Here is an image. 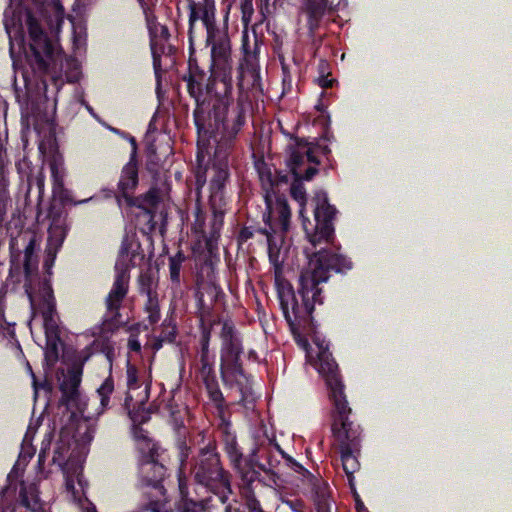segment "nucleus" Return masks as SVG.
Here are the masks:
<instances>
[{
    "mask_svg": "<svg viewBox=\"0 0 512 512\" xmlns=\"http://www.w3.org/2000/svg\"><path fill=\"white\" fill-rule=\"evenodd\" d=\"M36 240L31 237L24 248L23 262L21 261V252L15 251L14 240L10 242L11 250V266H10V277L16 278V282H20V276L23 274L25 278L26 291L31 286V280L38 271V259L35 254Z\"/></svg>",
    "mask_w": 512,
    "mask_h": 512,
    "instance_id": "f8f14e48",
    "label": "nucleus"
},
{
    "mask_svg": "<svg viewBox=\"0 0 512 512\" xmlns=\"http://www.w3.org/2000/svg\"><path fill=\"white\" fill-rule=\"evenodd\" d=\"M213 359V356H199L198 372L202 380L216 376Z\"/></svg>",
    "mask_w": 512,
    "mask_h": 512,
    "instance_id": "ea45409f",
    "label": "nucleus"
},
{
    "mask_svg": "<svg viewBox=\"0 0 512 512\" xmlns=\"http://www.w3.org/2000/svg\"><path fill=\"white\" fill-rule=\"evenodd\" d=\"M187 257L182 250L169 257V276L173 287L179 288L181 284V268Z\"/></svg>",
    "mask_w": 512,
    "mask_h": 512,
    "instance_id": "72a5a7b5",
    "label": "nucleus"
},
{
    "mask_svg": "<svg viewBox=\"0 0 512 512\" xmlns=\"http://www.w3.org/2000/svg\"><path fill=\"white\" fill-rule=\"evenodd\" d=\"M246 122L245 110L242 104L237 103L230 112V116L223 117L220 121H211L212 127L196 128L199 139L214 140L215 152L211 159V165L202 167L198 164L195 173V194L199 202L201 190L207 181V172H211L209 180V203L214 218L222 220L225 214L227 201L225 188L230 180L229 154L235 146L237 136ZM198 163L201 162L199 153Z\"/></svg>",
    "mask_w": 512,
    "mask_h": 512,
    "instance_id": "7ed1b4c3",
    "label": "nucleus"
},
{
    "mask_svg": "<svg viewBox=\"0 0 512 512\" xmlns=\"http://www.w3.org/2000/svg\"><path fill=\"white\" fill-rule=\"evenodd\" d=\"M318 371L325 378L333 403L346 399L344 384L339 374L338 364L327 352H320L318 356Z\"/></svg>",
    "mask_w": 512,
    "mask_h": 512,
    "instance_id": "dca6fc26",
    "label": "nucleus"
},
{
    "mask_svg": "<svg viewBox=\"0 0 512 512\" xmlns=\"http://www.w3.org/2000/svg\"><path fill=\"white\" fill-rule=\"evenodd\" d=\"M200 331V344L210 345L212 325H206L203 319H201Z\"/></svg>",
    "mask_w": 512,
    "mask_h": 512,
    "instance_id": "8fccbe9b",
    "label": "nucleus"
},
{
    "mask_svg": "<svg viewBox=\"0 0 512 512\" xmlns=\"http://www.w3.org/2000/svg\"><path fill=\"white\" fill-rule=\"evenodd\" d=\"M189 9L188 70L182 76L187 92L195 101L193 111L196 128L212 127L211 121L230 116L233 103V60L227 21L216 22L214 0H187Z\"/></svg>",
    "mask_w": 512,
    "mask_h": 512,
    "instance_id": "f257e3e1",
    "label": "nucleus"
},
{
    "mask_svg": "<svg viewBox=\"0 0 512 512\" xmlns=\"http://www.w3.org/2000/svg\"><path fill=\"white\" fill-rule=\"evenodd\" d=\"M145 254L141 244L123 242L115 263V278L112 287L105 297L106 314L104 324L116 329L125 324L120 309L129 291L130 268L142 264Z\"/></svg>",
    "mask_w": 512,
    "mask_h": 512,
    "instance_id": "39448f33",
    "label": "nucleus"
},
{
    "mask_svg": "<svg viewBox=\"0 0 512 512\" xmlns=\"http://www.w3.org/2000/svg\"><path fill=\"white\" fill-rule=\"evenodd\" d=\"M51 3L53 5V8L55 9V12L58 16L62 15L64 12V8L60 2V0H51Z\"/></svg>",
    "mask_w": 512,
    "mask_h": 512,
    "instance_id": "13d9d810",
    "label": "nucleus"
},
{
    "mask_svg": "<svg viewBox=\"0 0 512 512\" xmlns=\"http://www.w3.org/2000/svg\"><path fill=\"white\" fill-rule=\"evenodd\" d=\"M159 456V447L153 444L149 451L142 454L138 470V489L143 493H147V489H152L155 498L163 497L166 493L163 481L167 469L160 463Z\"/></svg>",
    "mask_w": 512,
    "mask_h": 512,
    "instance_id": "1a4fd4ad",
    "label": "nucleus"
},
{
    "mask_svg": "<svg viewBox=\"0 0 512 512\" xmlns=\"http://www.w3.org/2000/svg\"><path fill=\"white\" fill-rule=\"evenodd\" d=\"M50 444H51V438L48 435V438H44L43 439L42 447H41L39 455H38V467H39V469H43L44 468V463H45L46 456L48 454V450L50 448Z\"/></svg>",
    "mask_w": 512,
    "mask_h": 512,
    "instance_id": "09e8293b",
    "label": "nucleus"
},
{
    "mask_svg": "<svg viewBox=\"0 0 512 512\" xmlns=\"http://www.w3.org/2000/svg\"><path fill=\"white\" fill-rule=\"evenodd\" d=\"M219 432L223 450L227 454V457L239 478L246 472L256 471L252 468V465L253 463H256L258 449L254 448L248 456L244 457L242 449L237 442L236 434L232 431V425L225 419H222V422L219 425Z\"/></svg>",
    "mask_w": 512,
    "mask_h": 512,
    "instance_id": "9b49d317",
    "label": "nucleus"
},
{
    "mask_svg": "<svg viewBox=\"0 0 512 512\" xmlns=\"http://www.w3.org/2000/svg\"><path fill=\"white\" fill-rule=\"evenodd\" d=\"M224 512H245V511L242 508V506L235 501V503H228L224 507Z\"/></svg>",
    "mask_w": 512,
    "mask_h": 512,
    "instance_id": "6e6d98bb",
    "label": "nucleus"
},
{
    "mask_svg": "<svg viewBox=\"0 0 512 512\" xmlns=\"http://www.w3.org/2000/svg\"><path fill=\"white\" fill-rule=\"evenodd\" d=\"M248 358H249L250 360L257 361V360H258V354H257V352H256L255 350H250V351L248 352Z\"/></svg>",
    "mask_w": 512,
    "mask_h": 512,
    "instance_id": "e2e57ef3",
    "label": "nucleus"
},
{
    "mask_svg": "<svg viewBox=\"0 0 512 512\" xmlns=\"http://www.w3.org/2000/svg\"><path fill=\"white\" fill-rule=\"evenodd\" d=\"M132 434L135 440L145 442L148 449L152 447V445L154 444L152 443L151 439L147 436V431L143 429L139 424H133Z\"/></svg>",
    "mask_w": 512,
    "mask_h": 512,
    "instance_id": "c03bdc74",
    "label": "nucleus"
},
{
    "mask_svg": "<svg viewBox=\"0 0 512 512\" xmlns=\"http://www.w3.org/2000/svg\"><path fill=\"white\" fill-rule=\"evenodd\" d=\"M163 343H164V342H160V341H159V337H158V338H157V340H156V342L154 343V348H155L156 350L160 349V348L162 347Z\"/></svg>",
    "mask_w": 512,
    "mask_h": 512,
    "instance_id": "69168bd1",
    "label": "nucleus"
},
{
    "mask_svg": "<svg viewBox=\"0 0 512 512\" xmlns=\"http://www.w3.org/2000/svg\"><path fill=\"white\" fill-rule=\"evenodd\" d=\"M181 448H182V452H183L184 450L186 451V453H185V457H187V456H188L187 451H188V449H189V448H188V446L186 445V443H185V442H183V443H182Z\"/></svg>",
    "mask_w": 512,
    "mask_h": 512,
    "instance_id": "338daca9",
    "label": "nucleus"
},
{
    "mask_svg": "<svg viewBox=\"0 0 512 512\" xmlns=\"http://www.w3.org/2000/svg\"><path fill=\"white\" fill-rule=\"evenodd\" d=\"M259 471H250L240 477L239 488L249 512H266L255 494V484L261 481Z\"/></svg>",
    "mask_w": 512,
    "mask_h": 512,
    "instance_id": "a211bd4d",
    "label": "nucleus"
},
{
    "mask_svg": "<svg viewBox=\"0 0 512 512\" xmlns=\"http://www.w3.org/2000/svg\"><path fill=\"white\" fill-rule=\"evenodd\" d=\"M177 337L176 325H169L162 328L159 334V341L165 343H174Z\"/></svg>",
    "mask_w": 512,
    "mask_h": 512,
    "instance_id": "37998d69",
    "label": "nucleus"
},
{
    "mask_svg": "<svg viewBox=\"0 0 512 512\" xmlns=\"http://www.w3.org/2000/svg\"><path fill=\"white\" fill-rule=\"evenodd\" d=\"M204 292L210 298V304L213 306L225 297V293L222 288L215 283H208L203 287Z\"/></svg>",
    "mask_w": 512,
    "mask_h": 512,
    "instance_id": "a19ab883",
    "label": "nucleus"
},
{
    "mask_svg": "<svg viewBox=\"0 0 512 512\" xmlns=\"http://www.w3.org/2000/svg\"><path fill=\"white\" fill-rule=\"evenodd\" d=\"M334 79H329L327 76H320L318 78V84L322 88H331L333 86Z\"/></svg>",
    "mask_w": 512,
    "mask_h": 512,
    "instance_id": "4d7b16f0",
    "label": "nucleus"
},
{
    "mask_svg": "<svg viewBox=\"0 0 512 512\" xmlns=\"http://www.w3.org/2000/svg\"><path fill=\"white\" fill-rule=\"evenodd\" d=\"M290 172H283V171H277L275 170V180H274V191H276V195H278V192L282 185H288L290 181Z\"/></svg>",
    "mask_w": 512,
    "mask_h": 512,
    "instance_id": "a18cd8bd",
    "label": "nucleus"
},
{
    "mask_svg": "<svg viewBox=\"0 0 512 512\" xmlns=\"http://www.w3.org/2000/svg\"><path fill=\"white\" fill-rule=\"evenodd\" d=\"M131 142L133 145V150L130 154L129 161L123 166L121 170L120 178L117 183L118 196L120 198H124V202L128 207L135 205L133 202V196L139 185L136 141L133 137L131 138Z\"/></svg>",
    "mask_w": 512,
    "mask_h": 512,
    "instance_id": "4468645a",
    "label": "nucleus"
},
{
    "mask_svg": "<svg viewBox=\"0 0 512 512\" xmlns=\"http://www.w3.org/2000/svg\"><path fill=\"white\" fill-rule=\"evenodd\" d=\"M160 36L164 39H168L169 36H170V33H169V30H168V27L165 26V25H161L160 26Z\"/></svg>",
    "mask_w": 512,
    "mask_h": 512,
    "instance_id": "bf43d9fd",
    "label": "nucleus"
},
{
    "mask_svg": "<svg viewBox=\"0 0 512 512\" xmlns=\"http://www.w3.org/2000/svg\"><path fill=\"white\" fill-rule=\"evenodd\" d=\"M310 488L316 512H331V497L329 486ZM280 501L292 512H306L305 502L298 497L281 494Z\"/></svg>",
    "mask_w": 512,
    "mask_h": 512,
    "instance_id": "f3484780",
    "label": "nucleus"
},
{
    "mask_svg": "<svg viewBox=\"0 0 512 512\" xmlns=\"http://www.w3.org/2000/svg\"><path fill=\"white\" fill-rule=\"evenodd\" d=\"M20 501L16 508L10 509L9 507L0 509V512H16L17 509L25 508L27 512H41L42 506L37 497L30 498L25 488H22L19 492Z\"/></svg>",
    "mask_w": 512,
    "mask_h": 512,
    "instance_id": "f704fd0d",
    "label": "nucleus"
},
{
    "mask_svg": "<svg viewBox=\"0 0 512 512\" xmlns=\"http://www.w3.org/2000/svg\"><path fill=\"white\" fill-rule=\"evenodd\" d=\"M61 201H62V203H72L73 202L68 191L62 192Z\"/></svg>",
    "mask_w": 512,
    "mask_h": 512,
    "instance_id": "052dcab7",
    "label": "nucleus"
},
{
    "mask_svg": "<svg viewBox=\"0 0 512 512\" xmlns=\"http://www.w3.org/2000/svg\"><path fill=\"white\" fill-rule=\"evenodd\" d=\"M39 310L42 316L57 314L53 289L46 283L43 286V295L39 303Z\"/></svg>",
    "mask_w": 512,
    "mask_h": 512,
    "instance_id": "c9c22d12",
    "label": "nucleus"
},
{
    "mask_svg": "<svg viewBox=\"0 0 512 512\" xmlns=\"http://www.w3.org/2000/svg\"><path fill=\"white\" fill-rule=\"evenodd\" d=\"M115 391L114 378L112 376V365H110V373L109 376L102 382V384L97 389V395L100 400L101 409L108 410L116 405L118 398L114 396L111 397ZM121 399L119 398V401Z\"/></svg>",
    "mask_w": 512,
    "mask_h": 512,
    "instance_id": "393cba45",
    "label": "nucleus"
},
{
    "mask_svg": "<svg viewBox=\"0 0 512 512\" xmlns=\"http://www.w3.org/2000/svg\"><path fill=\"white\" fill-rule=\"evenodd\" d=\"M202 382L205 386L209 400L213 403L219 414H222L226 408V402L216 376L202 380Z\"/></svg>",
    "mask_w": 512,
    "mask_h": 512,
    "instance_id": "bb28decb",
    "label": "nucleus"
},
{
    "mask_svg": "<svg viewBox=\"0 0 512 512\" xmlns=\"http://www.w3.org/2000/svg\"><path fill=\"white\" fill-rule=\"evenodd\" d=\"M276 212L283 231H287L291 218V210L284 195H276Z\"/></svg>",
    "mask_w": 512,
    "mask_h": 512,
    "instance_id": "e433bc0d",
    "label": "nucleus"
},
{
    "mask_svg": "<svg viewBox=\"0 0 512 512\" xmlns=\"http://www.w3.org/2000/svg\"><path fill=\"white\" fill-rule=\"evenodd\" d=\"M133 202L135 205L132 207H137L139 209L145 210L148 214H151L153 217V213L158 208L161 203L160 191L156 187H151L146 193L139 195L137 197L133 196Z\"/></svg>",
    "mask_w": 512,
    "mask_h": 512,
    "instance_id": "a878e982",
    "label": "nucleus"
},
{
    "mask_svg": "<svg viewBox=\"0 0 512 512\" xmlns=\"http://www.w3.org/2000/svg\"><path fill=\"white\" fill-rule=\"evenodd\" d=\"M128 348H129L130 351L140 352L141 351V344H140L139 340L136 337L130 336L129 339H128Z\"/></svg>",
    "mask_w": 512,
    "mask_h": 512,
    "instance_id": "5fc2aeb1",
    "label": "nucleus"
},
{
    "mask_svg": "<svg viewBox=\"0 0 512 512\" xmlns=\"http://www.w3.org/2000/svg\"><path fill=\"white\" fill-rule=\"evenodd\" d=\"M304 11L307 14V28L309 33L314 35L326 11V1L306 0Z\"/></svg>",
    "mask_w": 512,
    "mask_h": 512,
    "instance_id": "b1692460",
    "label": "nucleus"
},
{
    "mask_svg": "<svg viewBox=\"0 0 512 512\" xmlns=\"http://www.w3.org/2000/svg\"><path fill=\"white\" fill-rule=\"evenodd\" d=\"M305 252L310 255L308 248ZM311 254L314 257L311 258L314 268L301 272L297 290L295 291L290 283L278 288L280 307L292 330L312 323L315 306L324 303L321 284L329 280L330 272L340 273L352 268L349 259L327 249H320Z\"/></svg>",
    "mask_w": 512,
    "mask_h": 512,
    "instance_id": "20e7f679",
    "label": "nucleus"
},
{
    "mask_svg": "<svg viewBox=\"0 0 512 512\" xmlns=\"http://www.w3.org/2000/svg\"><path fill=\"white\" fill-rule=\"evenodd\" d=\"M143 291H145L147 295L144 311L148 314V322L151 325H154L158 323L161 318L158 295L157 292L153 291L150 286L143 288Z\"/></svg>",
    "mask_w": 512,
    "mask_h": 512,
    "instance_id": "c85d7f7f",
    "label": "nucleus"
},
{
    "mask_svg": "<svg viewBox=\"0 0 512 512\" xmlns=\"http://www.w3.org/2000/svg\"><path fill=\"white\" fill-rule=\"evenodd\" d=\"M240 9L242 13V22L246 26L251 21L254 13L253 0H240Z\"/></svg>",
    "mask_w": 512,
    "mask_h": 512,
    "instance_id": "79ce46f5",
    "label": "nucleus"
},
{
    "mask_svg": "<svg viewBox=\"0 0 512 512\" xmlns=\"http://www.w3.org/2000/svg\"><path fill=\"white\" fill-rule=\"evenodd\" d=\"M222 340L220 359L221 379L225 386L232 387L239 383V377H245L241 355L243 354L242 339L234 324L224 321L220 333Z\"/></svg>",
    "mask_w": 512,
    "mask_h": 512,
    "instance_id": "0eeeda50",
    "label": "nucleus"
},
{
    "mask_svg": "<svg viewBox=\"0 0 512 512\" xmlns=\"http://www.w3.org/2000/svg\"><path fill=\"white\" fill-rule=\"evenodd\" d=\"M146 19H147V24H148V28H149V33L151 36V51H152V58H153L154 73L158 80V83H160L161 72H162L161 55L156 51V49L154 47V40H153V38L156 37V32H154V30H153L152 20L149 17H147Z\"/></svg>",
    "mask_w": 512,
    "mask_h": 512,
    "instance_id": "58836bf2",
    "label": "nucleus"
},
{
    "mask_svg": "<svg viewBox=\"0 0 512 512\" xmlns=\"http://www.w3.org/2000/svg\"><path fill=\"white\" fill-rule=\"evenodd\" d=\"M333 404L337 414L331 428L334 437L340 442V447L350 445L352 449H357L360 444V433L358 429L353 428V422L349 420L351 408L347 399Z\"/></svg>",
    "mask_w": 512,
    "mask_h": 512,
    "instance_id": "ddd939ff",
    "label": "nucleus"
},
{
    "mask_svg": "<svg viewBox=\"0 0 512 512\" xmlns=\"http://www.w3.org/2000/svg\"><path fill=\"white\" fill-rule=\"evenodd\" d=\"M258 173L262 187L266 192V203L270 206L271 195L276 196V191H274L275 172H272L271 168L266 163H262V165L258 167Z\"/></svg>",
    "mask_w": 512,
    "mask_h": 512,
    "instance_id": "7c9ffc66",
    "label": "nucleus"
},
{
    "mask_svg": "<svg viewBox=\"0 0 512 512\" xmlns=\"http://www.w3.org/2000/svg\"><path fill=\"white\" fill-rule=\"evenodd\" d=\"M275 443L269 442L268 448H257L258 453L256 455V463H253L252 468L256 470L263 471L264 473L270 475L274 482H276L275 477L277 473L275 472V468L280 464V461L273 454L272 447Z\"/></svg>",
    "mask_w": 512,
    "mask_h": 512,
    "instance_id": "4be33fe9",
    "label": "nucleus"
},
{
    "mask_svg": "<svg viewBox=\"0 0 512 512\" xmlns=\"http://www.w3.org/2000/svg\"><path fill=\"white\" fill-rule=\"evenodd\" d=\"M313 201L315 202L314 220L312 225L308 219L303 220V228L306 237L313 248L317 245L332 243L335 236L334 220L337 215V209L331 205L326 192H317Z\"/></svg>",
    "mask_w": 512,
    "mask_h": 512,
    "instance_id": "6e6552de",
    "label": "nucleus"
},
{
    "mask_svg": "<svg viewBox=\"0 0 512 512\" xmlns=\"http://www.w3.org/2000/svg\"><path fill=\"white\" fill-rule=\"evenodd\" d=\"M295 146H289V157L286 165L292 177H302L304 175L305 165L307 163L314 164L316 167L320 164L318 156L314 155L313 148L309 147L310 141L305 138L293 137Z\"/></svg>",
    "mask_w": 512,
    "mask_h": 512,
    "instance_id": "2eb2a0df",
    "label": "nucleus"
},
{
    "mask_svg": "<svg viewBox=\"0 0 512 512\" xmlns=\"http://www.w3.org/2000/svg\"><path fill=\"white\" fill-rule=\"evenodd\" d=\"M34 452H35V450H34V449H32V451H30V452H28V453H27V457H28L29 459H30V458H32V457H33V455H34Z\"/></svg>",
    "mask_w": 512,
    "mask_h": 512,
    "instance_id": "774afa93",
    "label": "nucleus"
},
{
    "mask_svg": "<svg viewBox=\"0 0 512 512\" xmlns=\"http://www.w3.org/2000/svg\"><path fill=\"white\" fill-rule=\"evenodd\" d=\"M100 194V197L101 198H104V199H115L117 205L119 208L122 207L123 205V202H124V198H120L118 196V189L115 190L113 188H102L99 192Z\"/></svg>",
    "mask_w": 512,
    "mask_h": 512,
    "instance_id": "49530a36",
    "label": "nucleus"
},
{
    "mask_svg": "<svg viewBox=\"0 0 512 512\" xmlns=\"http://www.w3.org/2000/svg\"><path fill=\"white\" fill-rule=\"evenodd\" d=\"M282 71H283V82L286 81V77H289V71H288V67L285 65V64H282Z\"/></svg>",
    "mask_w": 512,
    "mask_h": 512,
    "instance_id": "0e129e2a",
    "label": "nucleus"
},
{
    "mask_svg": "<svg viewBox=\"0 0 512 512\" xmlns=\"http://www.w3.org/2000/svg\"><path fill=\"white\" fill-rule=\"evenodd\" d=\"M70 452V439L68 437L60 436L59 440L55 443L52 464L57 465L63 469L68 461Z\"/></svg>",
    "mask_w": 512,
    "mask_h": 512,
    "instance_id": "2f4dec72",
    "label": "nucleus"
},
{
    "mask_svg": "<svg viewBox=\"0 0 512 512\" xmlns=\"http://www.w3.org/2000/svg\"><path fill=\"white\" fill-rule=\"evenodd\" d=\"M50 225L46 246V259L44 268L47 274H51L57 252L62 247L68 233L67 212L61 204H51L48 210Z\"/></svg>",
    "mask_w": 512,
    "mask_h": 512,
    "instance_id": "9d476101",
    "label": "nucleus"
},
{
    "mask_svg": "<svg viewBox=\"0 0 512 512\" xmlns=\"http://www.w3.org/2000/svg\"><path fill=\"white\" fill-rule=\"evenodd\" d=\"M309 147L313 148L314 155L317 156V154H320L327 159H329V156L331 155V149L327 144H322L319 140L315 139V141L310 142Z\"/></svg>",
    "mask_w": 512,
    "mask_h": 512,
    "instance_id": "de8ad7c7",
    "label": "nucleus"
},
{
    "mask_svg": "<svg viewBox=\"0 0 512 512\" xmlns=\"http://www.w3.org/2000/svg\"><path fill=\"white\" fill-rule=\"evenodd\" d=\"M47 17L45 0H19L15 9H6L3 25L9 38V54L15 70H20L28 91L46 96L48 79L56 83L52 66L58 43L43 26Z\"/></svg>",
    "mask_w": 512,
    "mask_h": 512,
    "instance_id": "f03ea898",
    "label": "nucleus"
},
{
    "mask_svg": "<svg viewBox=\"0 0 512 512\" xmlns=\"http://www.w3.org/2000/svg\"><path fill=\"white\" fill-rule=\"evenodd\" d=\"M275 449L282 456L285 465L293 472L299 475V478L306 483L310 488H322L321 486H329L324 480L314 476L308 469L293 457L284 452V450L275 442Z\"/></svg>",
    "mask_w": 512,
    "mask_h": 512,
    "instance_id": "aec40b11",
    "label": "nucleus"
},
{
    "mask_svg": "<svg viewBox=\"0 0 512 512\" xmlns=\"http://www.w3.org/2000/svg\"><path fill=\"white\" fill-rule=\"evenodd\" d=\"M45 337L48 345H53L57 351L56 341L60 339V330L58 326L57 314L42 316Z\"/></svg>",
    "mask_w": 512,
    "mask_h": 512,
    "instance_id": "473e14b6",
    "label": "nucleus"
},
{
    "mask_svg": "<svg viewBox=\"0 0 512 512\" xmlns=\"http://www.w3.org/2000/svg\"><path fill=\"white\" fill-rule=\"evenodd\" d=\"M179 490L181 499L177 505V512H211L212 510V497H205L202 499H193L188 497L187 487L179 481Z\"/></svg>",
    "mask_w": 512,
    "mask_h": 512,
    "instance_id": "412c9836",
    "label": "nucleus"
},
{
    "mask_svg": "<svg viewBox=\"0 0 512 512\" xmlns=\"http://www.w3.org/2000/svg\"><path fill=\"white\" fill-rule=\"evenodd\" d=\"M196 483L219 497L225 503L232 493L230 475L223 468L215 441L201 448L192 470Z\"/></svg>",
    "mask_w": 512,
    "mask_h": 512,
    "instance_id": "423d86ee",
    "label": "nucleus"
},
{
    "mask_svg": "<svg viewBox=\"0 0 512 512\" xmlns=\"http://www.w3.org/2000/svg\"><path fill=\"white\" fill-rule=\"evenodd\" d=\"M82 377V367H73L68 370L67 376L60 384L61 398L60 404L68 406L71 402H76L79 397V386Z\"/></svg>",
    "mask_w": 512,
    "mask_h": 512,
    "instance_id": "6ab92c4d",
    "label": "nucleus"
},
{
    "mask_svg": "<svg viewBox=\"0 0 512 512\" xmlns=\"http://www.w3.org/2000/svg\"><path fill=\"white\" fill-rule=\"evenodd\" d=\"M353 450L350 445H343L340 448L342 467L350 483L352 482L354 472L360 466L356 456L353 454Z\"/></svg>",
    "mask_w": 512,
    "mask_h": 512,
    "instance_id": "c756f323",
    "label": "nucleus"
},
{
    "mask_svg": "<svg viewBox=\"0 0 512 512\" xmlns=\"http://www.w3.org/2000/svg\"><path fill=\"white\" fill-rule=\"evenodd\" d=\"M200 346H201V349H200V355L199 356H210L209 345L200 344Z\"/></svg>",
    "mask_w": 512,
    "mask_h": 512,
    "instance_id": "680f3d73",
    "label": "nucleus"
},
{
    "mask_svg": "<svg viewBox=\"0 0 512 512\" xmlns=\"http://www.w3.org/2000/svg\"><path fill=\"white\" fill-rule=\"evenodd\" d=\"M145 510H150L151 512H172V509L167 508L165 504L158 499L151 500Z\"/></svg>",
    "mask_w": 512,
    "mask_h": 512,
    "instance_id": "603ef678",
    "label": "nucleus"
},
{
    "mask_svg": "<svg viewBox=\"0 0 512 512\" xmlns=\"http://www.w3.org/2000/svg\"><path fill=\"white\" fill-rule=\"evenodd\" d=\"M318 168L315 166H308L302 177H293L290 185L291 197L298 202L300 206V215H303V208L307 202L306 191L303 185V180L310 181L318 173Z\"/></svg>",
    "mask_w": 512,
    "mask_h": 512,
    "instance_id": "5701e85b",
    "label": "nucleus"
},
{
    "mask_svg": "<svg viewBox=\"0 0 512 512\" xmlns=\"http://www.w3.org/2000/svg\"><path fill=\"white\" fill-rule=\"evenodd\" d=\"M126 378H127V389L126 396L124 399V403L121 404L124 410L129 411L130 410V404L133 400V397L130 395V390H136L140 387V380H139V371L138 368L132 364L129 360L126 364Z\"/></svg>",
    "mask_w": 512,
    "mask_h": 512,
    "instance_id": "cd10ccee",
    "label": "nucleus"
},
{
    "mask_svg": "<svg viewBox=\"0 0 512 512\" xmlns=\"http://www.w3.org/2000/svg\"><path fill=\"white\" fill-rule=\"evenodd\" d=\"M196 302L197 307L202 313H209L210 310L213 308L211 304H206L204 300V293L201 291H198L196 293Z\"/></svg>",
    "mask_w": 512,
    "mask_h": 512,
    "instance_id": "864d4df0",
    "label": "nucleus"
},
{
    "mask_svg": "<svg viewBox=\"0 0 512 512\" xmlns=\"http://www.w3.org/2000/svg\"><path fill=\"white\" fill-rule=\"evenodd\" d=\"M255 230L251 226H244L240 229L237 240L239 244L247 242L249 239L254 237Z\"/></svg>",
    "mask_w": 512,
    "mask_h": 512,
    "instance_id": "3c124183",
    "label": "nucleus"
},
{
    "mask_svg": "<svg viewBox=\"0 0 512 512\" xmlns=\"http://www.w3.org/2000/svg\"><path fill=\"white\" fill-rule=\"evenodd\" d=\"M145 154H146V162H145L146 170L154 177L158 176L160 169H161V158L157 154L156 146L154 144H149L146 147Z\"/></svg>",
    "mask_w": 512,
    "mask_h": 512,
    "instance_id": "4c0bfd02",
    "label": "nucleus"
}]
</instances>
